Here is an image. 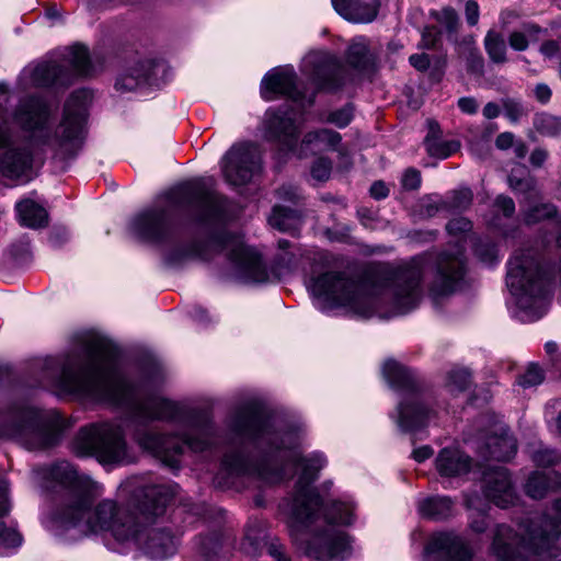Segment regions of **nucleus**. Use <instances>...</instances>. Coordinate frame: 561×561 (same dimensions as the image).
I'll use <instances>...</instances> for the list:
<instances>
[{
    "instance_id": "nucleus-53",
    "label": "nucleus",
    "mask_w": 561,
    "mask_h": 561,
    "mask_svg": "<svg viewBox=\"0 0 561 561\" xmlns=\"http://www.w3.org/2000/svg\"><path fill=\"white\" fill-rule=\"evenodd\" d=\"M533 459L536 465L541 466V467H548V466L556 463L558 460V457L553 450L539 449L534 454Z\"/></svg>"
},
{
    "instance_id": "nucleus-57",
    "label": "nucleus",
    "mask_w": 561,
    "mask_h": 561,
    "mask_svg": "<svg viewBox=\"0 0 561 561\" xmlns=\"http://www.w3.org/2000/svg\"><path fill=\"white\" fill-rule=\"evenodd\" d=\"M510 46L515 50H526L528 47V39L526 37V33H522L519 31L513 32L508 37Z\"/></svg>"
},
{
    "instance_id": "nucleus-23",
    "label": "nucleus",
    "mask_w": 561,
    "mask_h": 561,
    "mask_svg": "<svg viewBox=\"0 0 561 561\" xmlns=\"http://www.w3.org/2000/svg\"><path fill=\"white\" fill-rule=\"evenodd\" d=\"M346 62L360 73L370 75L377 70V55L369 48L365 37L352 41L346 50Z\"/></svg>"
},
{
    "instance_id": "nucleus-44",
    "label": "nucleus",
    "mask_w": 561,
    "mask_h": 561,
    "mask_svg": "<svg viewBox=\"0 0 561 561\" xmlns=\"http://www.w3.org/2000/svg\"><path fill=\"white\" fill-rule=\"evenodd\" d=\"M556 211V207L551 204L529 206L525 211V220L527 224H536L541 219L552 217Z\"/></svg>"
},
{
    "instance_id": "nucleus-11",
    "label": "nucleus",
    "mask_w": 561,
    "mask_h": 561,
    "mask_svg": "<svg viewBox=\"0 0 561 561\" xmlns=\"http://www.w3.org/2000/svg\"><path fill=\"white\" fill-rule=\"evenodd\" d=\"M327 460L321 454H313L302 460V473L298 480V490L294 499V515L301 523L312 518L321 506L320 496L308 486L318 478L319 471L325 466Z\"/></svg>"
},
{
    "instance_id": "nucleus-8",
    "label": "nucleus",
    "mask_w": 561,
    "mask_h": 561,
    "mask_svg": "<svg viewBox=\"0 0 561 561\" xmlns=\"http://www.w3.org/2000/svg\"><path fill=\"white\" fill-rule=\"evenodd\" d=\"M92 95L87 90L75 91L65 104L62 122L57 134L45 141L62 154L72 153L80 142L85 111Z\"/></svg>"
},
{
    "instance_id": "nucleus-12",
    "label": "nucleus",
    "mask_w": 561,
    "mask_h": 561,
    "mask_svg": "<svg viewBox=\"0 0 561 561\" xmlns=\"http://www.w3.org/2000/svg\"><path fill=\"white\" fill-rule=\"evenodd\" d=\"M260 168V151L251 142L233 145L221 161L224 176L231 185L248 183Z\"/></svg>"
},
{
    "instance_id": "nucleus-52",
    "label": "nucleus",
    "mask_w": 561,
    "mask_h": 561,
    "mask_svg": "<svg viewBox=\"0 0 561 561\" xmlns=\"http://www.w3.org/2000/svg\"><path fill=\"white\" fill-rule=\"evenodd\" d=\"M331 172V162L328 159H319L314 162L311 169L312 176L318 181H325L329 179Z\"/></svg>"
},
{
    "instance_id": "nucleus-7",
    "label": "nucleus",
    "mask_w": 561,
    "mask_h": 561,
    "mask_svg": "<svg viewBox=\"0 0 561 561\" xmlns=\"http://www.w3.org/2000/svg\"><path fill=\"white\" fill-rule=\"evenodd\" d=\"M310 289L319 298L336 306L346 307L360 316H368L371 299L359 284L343 277L340 273H325L311 280Z\"/></svg>"
},
{
    "instance_id": "nucleus-15",
    "label": "nucleus",
    "mask_w": 561,
    "mask_h": 561,
    "mask_svg": "<svg viewBox=\"0 0 561 561\" xmlns=\"http://www.w3.org/2000/svg\"><path fill=\"white\" fill-rule=\"evenodd\" d=\"M424 266L423 259L413 260L397 276L396 304L402 312L414 308L420 299Z\"/></svg>"
},
{
    "instance_id": "nucleus-60",
    "label": "nucleus",
    "mask_w": 561,
    "mask_h": 561,
    "mask_svg": "<svg viewBox=\"0 0 561 561\" xmlns=\"http://www.w3.org/2000/svg\"><path fill=\"white\" fill-rule=\"evenodd\" d=\"M447 229L450 233L466 232L471 229V222L465 218H457L448 222Z\"/></svg>"
},
{
    "instance_id": "nucleus-50",
    "label": "nucleus",
    "mask_w": 561,
    "mask_h": 561,
    "mask_svg": "<svg viewBox=\"0 0 561 561\" xmlns=\"http://www.w3.org/2000/svg\"><path fill=\"white\" fill-rule=\"evenodd\" d=\"M22 538L20 534L4 524H0V542L7 547H16L21 545Z\"/></svg>"
},
{
    "instance_id": "nucleus-17",
    "label": "nucleus",
    "mask_w": 561,
    "mask_h": 561,
    "mask_svg": "<svg viewBox=\"0 0 561 561\" xmlns=\"http://www.w3.org/2000/svg\"><path fill=\"white\" fill-rule=\"evenodd\" d=\"M131 227L134 232L144 240H161L169 231V213L159 207L148 209L134 218Z\"/></svg>"
},
{
    "instance_id": "nucleus-58",
    "label": "nucleus",
    "mask_w": 561,
    "mask_h": 561,
    "mask_svg": "<svg viewBox=\"0 0 561 561\" xmlns=\"http://www.w3.org/2000/svg\"><path fill=\"white\" fill-rule=\"evenodd\" d=\"M495 207L501 210L505 217H511L515 213L514 201L508 196H499L495 201Z\"/></svg>"
},
{
    "instance_id": "nucleus-59",
    "label": "nucleus",
    "mask_w": 561,
    "mask_h": 561,
    "mask_svg": "<svg viewBox=\"0 0 561 561\" xmlns=\"http://www.w3.org/2000/svg\"><path fill=\"white\" fill-rule=\"evenodd\" d=\"M459 110L469 115H473L478 112L479 104L474 98L463 96L458 100Z\"/></svg>"
},
{
    "instance_id": "nucleus-28",
    "label": "nucleus",
    "mask_w": 561,
    "mask_h": 561,
    "mask_svg": "<svg viewBox=\"0 0 561 561\" xmlns=\"http://www.w3.org/2000/svg\"><path fill=\"white\" fill-rule=\"evenodd\" d=\"M20 222L28 228H42L48 222V214L44 207L31 199L16 205Z\"/></svg>"
},
{
    "instance_id": "nucleus-41",
    "label": "nucleus",
    "mask_w": 561,
    "mask_h": 561,
    "mask_svg": "<svg viewBox=\"0 0 561 561\" xmlns=\"http://www.w3.org/2000/svg\"><path fill=\"white\" fill-rule=\"evenodd\" d=\"M35 78L43 84L64 83L61 69L55 62L41 65L35 69Z\"/></svg>"
},
{
    "instance_id": "nucleus-10",
    "label": "nucleus",
    "mask_w": 561,
    "mask_h": 561,
    "mask_svg": "<svg viewBox=\"0 0 561 561\" xmlns=\"http://www.w3.org/2000/svg\"><path fill=\"white\" fill-rule=\"evenodd\" d=\"M1 438H15L24 440L30 449L45 448L57 442L58 433L39 426L38 412L25 409L12 415L0 427Z\"/></svg>"
},
{
    "instance_id": "nucleus-39",
    "label": "nucleus",
    "mask_w": 561,
    "mask_h": 561,
    "mask_svg": "<svg viewBox=\"0 0 561 561\" xmlns=\"http://www.w3.org/2000/svg\"><path fill=\"white\" fill-rule=\"evenodd\" d=\"M549 478L546 473L535 472L531 474L525 485L526 493L533 499H541L547 491L552 488L548 482Z\"/></svg>"
},
{
    "instance_id": "nucleus-48",
    "label": "nucleus",
    "mask_w": 561,
    "mask_h": 561,
    "mask_svg": "<svg viewBox=\"0 0 561 561\" xmlns=\"http://www.w3.org/2000/svg\"><path fill=\"white\" fill-rule=\"evenodd\" d=\"M543 374L541 368L536 364H530L524 375L518 377V383L526 388L541 383Z\"/></svg>"
},
{
    "instance_id": "nucleus-13",
    "label": "nucleus",
    "mask_w": 561,
    "mask_h": 561,
    "mask_svg": "<svg viewBox=\"0 0 561 561\" xmlns=\"http://www.w3.org/2000/svg\"><path fill=\"white\" fill-rule=\"evenodd\" d=\"M463 275L465 261L462 251L457 250L455 253H440L436 262L432 291L438 296L453 293Z\"/></svg>"
},
{
    "instance_id": "nucleus-45",
    "label": "nucleus",
    "mask_w": 561,
    "mask_h": 561,
    "mask_svg": "<svg viewBox=\"0 0 561 561\" xmlns=\"http://www.w3.org/2000/svg\"><path fill=\"white\" fill-rule=\"evenodd\" d=\"M470 383V374L465 368H455L448 374L447 386L450 391H462Z\"/></svg>"
},
{
    "instance_id": "nucleus-63",
    "label": "nucleus",
    "mask_w": 561,
    "mask_h": 561,
    "mask_svg": "<svg viewBox=\"0 0 561 561\" xmlns=\"http://www.w3.org/2000/svg\"><path fill=\"white\" fill-rule=\"evenodd\" d=\"M466 19L470 25H476L479 21V5L476 1L469 0L466 3Z\"/></svg>"
},
{
    "instance_id": "nucleus-56",
    "label": "nucleus",
    "mask_w": 561,
    "mask_h": 561,
    "mask_svg": "<svg viewBox=\"0 0 561 561\" xmlns=\"http://www.w3.org/2000/svg\"><path fill=\"white\" fill-rule=\"evenodd\" d=\"M439 32L435 27H426L422 33L421 48H433L438 41Z\"/></svg>"
},
{
    "instance_id": "nucleus-21",
    "label": "nucleus",
    "mask_w": 561,
    "mask_h": 561,
    "mask_svg": "<svg viewBox=\"0 0 561 561\" xmlns=\"http://www.w3.org/2000/svg\"><path fill=\"white\" fill-rule=\"evenodd\" d=\"M336 12L355 23L371 22L378 13V0H332Z\"/></svg>"
},
{
    "instance_id": "nucleus-40",
    "label": "nucleus",
    "mask_w": 561,
    "mask_h": 561,
    "mask_svg": "<svg viewBox=\"0 0 561 561\" xmlns=\"http://www.w3.org/2000/svg\"><path fill=\"white\" fill-rule=\"evenodd\" d=\"M70 62L75 72L79 76L90 75V61L88 49L82 45H73L70 48Z\"/></svg>"
},
{
    "instance_id": "nucleus-2",
    "label": "nucleus",
    "mask_w": 561,
    "mask_h": 561,
    "mask_svg": "<svg viewBox=\"0 0 561 561\" xmlns=\"http://www.w3.org/2000/svg\"><path fill=\"white\" fill-rule=\"evenodd\" d=\"M92 365L77 367L68 363L58 381V387L66 392L95 397L113 403H122L130 387L125 378L113 367L108 348L96 343L91 350Z\"/></svg>"
},
{
    "instance_id": "nucleus-3",
    "label": "nucleus",
    "mask_w": 561,
    "mask_h": 561,
    "mask_svg": "<svg viewBox=\"0 0 561 561\" xmlns=\"http://www.w3.org/2000/svg\"><path fill=\"white\" fill-rule=\"evenodd\" d=\"M174 494L175 489L171 485H149L136 494L137 510L139 511L135 523L137 537L130 539L129 542H136L152 559H164L172 556L175 551V541L173 536L163 528L141 527L140 518L150 522L153 517L163 514Z\"/></svg>"
},
{
    "instance_id": "nucleus-31",
    "label": "nucleus",
    "mask_w": 561,
    "mask_h": 561,
    "mask_svg": "<svg viewBox=\"0 0 561 561\" xmlns=\"http://www.w3.org/2000/svg\"><path fill=\"white\" fill-rule=\"evenodd\" d=\"M183 194H191L205 210V219L217 214L218 197L214 192H204L198 182L184 185L180 188Z\"/></svg>"
},
{
    "instance_id": "nucleus-38",
    "label": "nucleus",
    "mask_w": 561,
    "mask_h": 561,
    "mask_svg": "<svg viewBox=\"0 0 561 561\" xmlns=\"http://www.w3.org/2000/svg\"><path fill=\"white\" fill-rule=\"evenodd\" d=\"M354 507L344 502H332L327 510V519L329 523L350 525L353 520Z\"/></svg>"
},
{
    "instance_id": "nucleus-61",
    "label": "nucleus",
    "mask_w": 561,
    "mask_h": 561,
    "mask_svg": "<svg viewBox=\"0 0 561 561\" xmlns=\"http://www.w3.org/2000/svg\"><path fill=\"white\" fill-rule=\"evenodd\" d=\"M409 61L412 67L420 71H425L430 67V58L426 54H414L411 55Z\"/></svg>"
},
{
    "instance_id": "nucleus-30",
    "label": "nucleus",
    "mask_w": 561,
    "mask_h": 561,
    "mask_svg": "<svg viewBox=\"0 0 561 561\" xmlns=\"http://www.w3.org/2000/svg\"><path fill=\"white\" fill-rule=\"evenodd\" d=\"M151 72V64L148 61L139 62L122 75L116 81V89L122 92H128L137 89L140 84L147 82Z\"/></svg>"
},
{
    "instance_id": "nucleus-62",
    "label": "nucleus",
    "mask_w": 561,
    "mask_h": 561,
    "mask_svg": "<svg viewBox=\"0 0 561 561\" xmlns=\"http://www.w3.org/2000/svg\"><path fill=\"white\" fill-rule=\"evenodd\" d=\"M535 98L538 102L546 104L550 101L552 91L546 83H538L534 90Z\"/></svg>"
},
{
    "instance_id": "nucleus-46",
    "label": "nucleus",
    "mask_w": 561,
    "mask_h": 561,
    "mask_svg": "<svg viewBox=\"0 0 561 561\" xmlns=\"http://www.w3.org/2000/svg\"><path fill=\"white\" fill-rule=\"evenodd\" d=\"M431 15L450 32L455 31L458 25V14L453 8L447 7L440 11H433Z\"/></svg>"
},
{
    "instance_id": "nucleus-18",
    "label": "nucleus",
    "mask_w": 561,
    "mask_h": 561,
    "mask_svg": "<svg viewBox=\"0 0 561 561\" xmlns=\"http://www.w3.org/2000/svg\"><path fill=\"white\" fill-rule=\"evenodd\" d=\"M483 482L485 496L495 505L505 508L514 503L515 494L505 468L488 470L483 474Z\"/></svg>"
},
{
    "instance_id": "nucleus-26",
    "label": "nucleus",
    "mask_w": 561,
    "mask_h": 561,
    "mask_svg": "<svg viewBox=\"0 0 561 561\" xmlns=\"http://www.w3.org/2000/svg\"><path fill=\"white\" fill-rule=\"evenodd\" d=\"M48 115V108L41 100L30 99L21 104L15 118L24 128L36 130L45 127Z\"/></svg>"
},
{
    "instance_id": "nucleus-35",
    "label": "nucleus",
    "mask_w": 561,
    "mask_h": 561,
    "mask_svg": "<svg viewBox=\"0 0 561 561\" xmlns=\"http://www.w3.org/2000/svg\"><path fill=\"white\" fill-rule=\"evenodd\" d=\"M298 220L296 211L280 206H275L268 218L270 225L280 231L290 230Z\"/></svg>"
},
{
    "instance_id": "nucleus-33",
    "label": "nucleus",
    "mask_w": 561,
    "mask_h": 561,
    "mask_svg": "<svg viewBox=\"0 0 561 561\" xmlns=\"http://www.w3.org/2000/svg\"><path fill=\"white\" fill-rule=\"evenodd\" d=\"M453 503L449 497H430L420 504V512L423 516L443 519L450 515Z\"/></svg>"
},
{
    "instance_id": "nucleus-6",
    "label": "nucleus",
    "mask_w": 561,
    "mask_h": 561,
    "mask_svg": "<svg viewBox=\"0 0 561 561\" xmlns=\"http://www.w3.org/2000/svg\"><path fill=\"white\" fill-rule=\"evenodd\" d=\"M506 284L523 308L528 299L542 300L550 291L549 282L530 254L514 255L508 262Z\"/></svg>"
},
{
    "instance_id": "nucleus-24",
    "label": "nucleus",
    "mask_w": 561,
    "mask_h": 561,
    "mask_svg": "<svg viewBox=\"0 0 561 561\" xmlns=\"http://www.w3.org/2000/svg\"><path fill=\"white\" fill-rule=\"evenodd\" d=\"M265 128L270 138L284 142L289 149L297 139L298 127L294 121L277 112L268 111L266 113Z\"/></svg>"
},
{
    "instance_id": "nucleus-51",
    "label": "nucleus",
    "mask_w": 561,
    "mask_h": 561,
    "mask_svg": "<svg viewBox=\"0 0 561 561\" xmlns=\"http://www.w3.org/2000/svg\"><path fill=\"white\" fill-rule=\"evenodd\" d=\"M344 84V79L341 76V69L336 68L332 71L329 78H325L320 81V89L334 91L340 89Z\"/></svg>"
},
{
    "instance_id": "nucleus-4",
    "label": "nucleus",
    "mask_w": 561,
    "mask_h": 561,
    "mask_svg": "<svg viewBox=\"0 0 561 561\" xmlns=\"http://www.w3.org/2000/svg\"><path fill=\"white\" fill-rule=\"evenodd\" d=\"M556 516L545 518L539 526H533L527 537L518 539L508 526L496 528L492 550L500 561H526L530 554H540L551 549L561 534V500L554 505Z\"/></svg>"
},
{
    "instance_id": "nucleus-29",
    "label": "nucleus",
    "mask_w": 561,
    "mask_h": 561,
    "mask_svg": "<svg viewBox=\"0 0 561 561\" xmlns=\"http://www.w3.org/2000/svg\"><path fill=\"white\" fill-rule=\"evenodd\" d=\"M489 454L497 460L511 459L517 449L515 438L507 431L501 428V433L489 437L486 443Z\"/></svg>"
},
{
    "instance_id": "nucleus-22",
    "label": "nucleus",
    "mask_w": 561,
    "mask_h": 561,
    "mask_svg": "<svg viewBox=\"0 0 561 561\" xmlns=\"http://www.w3.org/2000/svg\"><path fill=\"white\" fill-rule=\"evenodd\" d=\"M435 466L440 476L460 477L470 471L471 459L457 447H446L438 453Z\"/></svg>"
},
{
    "instance_id": "nucleus-5",
    "label": "nucleus",
    "mask_w": 561,
    "mask_h": 561,
    "mask_svg": "<svg viewBox=\"0 0 561 561\" xmlns=\"http://www.w3.org/2000/svg\"><path fill=\"white\" fill-rule=\"evenodd\" d=\"M78 456H95L103 463L129 462L123 431L115 423L91 424L81 428L73 442Z\"/></svg>"
},
{
    "instance_id": "nucleus-16",
    "label": "nucleus",
    "mask_w": 561,
    "mask_h": 561,
    "mask_svg": "<svg viewBox=\"0 0 561 561\" xmlns=\"http://www.w3.org/2000/svg\"><path fill=\"white\" fill-rule=\"evenodd\" d=\"M352 552V546L346 533L322 534L316 536L307 548V554L317 560H344Z\"/></svg>"
},
{
    "instance_id": "nucleus-32",
    "label": "nucleus",
    "mask_w": 561,
    "mask_h": 561,
    "mask_svg": "<svg viewBox=\"0 0 561 561\" xmlns=\"http://www.w3.org/2000/svg\"><path fill=\"white\" fill-rule=\"evenodd\" d=\"M341 141V135L331 129H319L305 135L301 150L313 146L316 148H335Z\"/></svg>"
},
{
    "instance_id": "nucleus-20",
    "label": "nucleus",
    "mask_w": 561,
    "mask_h": 561,
    "mask_svg": "<svg viewBox=\"0 0 561 561\" xmlns=\"http://www.w3.org/2000/svg\"><path fill=\"white\" fill-rule=\"evenodd\" d=\"M261 95L271 101L276 96L285 95L297 100L296 75L293 70L275 69L267 72L261 82Z\"/></svg>"
},
{
    "instance_id": "nucleus-37",
    "label": "nucleus",
    "mask_w": 561,
    "mask_h": 561,
    "mask_svg": "<svg viewBox=\"0 0 561 561\" xmlns=\"http://www.w3.org/2000/svg\"><path fill=\"white\" fill-rule=\"evenodd\" d=\"M484 46L492 61L496 64L506 61V46L500 34L490 31L485 36Z\"/></svg>"
},
{
    "instance_id": "nucleus-43",
    "label": "nucleus",
    "mask_w": 561,
    "mask_h": 561,
    "mask_svg": "<svg viewBox=\"0 0 561 561\" xmlns=\"http://www.w3.org/2000/svg\"><path fill=\"white\" fill-rule=\"evenodd\" d=\"M152 408L145 412L148 417L167 419L172 417L175 412V404L164 399H154L151 402Z\"/></svg>"
},
{
    "instance_id": "nucleus-42",
    "label": "nucleus",
    "mask_w": 561,
    "mask_h": 561,
    "mask_svg": "<svg viewBox=\"0 0 561 561\" xmlns=\"http://www.w3.org/2000/svg\"><path fill=\"white\" fill-rule=\"evenodd\" d=\"M537 130L548 136L561 135V117L540 115L535 122Z\"/></svg>"
},
{
    "instance_id": "nucleus-14",
    "label": "nucleus",
    "mask_w": 561,
    "mask_h": 561,
    "mask_svg": "<svg viewBox=\"0 0 561 561\" xmlns=\"http://www.w3.org/2000/svg\"><path fill=\"white\" fill-rule=\"evenodd\" d=\"M224 249L228 252L229 259L252 280H267L266 268L262 263L260 253L243 242L240 237H229Z\"/></svg>"
},
{
    "instance_id": "nucleus-64",
    "label": "nucleus",
    "mask_w": 561,
    "mask_h": 561,
    "mask_svg": "<svg viewBox=\"0 0 561 561\" xmlns=\"http://www.w3.org/2000/svg\"><path fill=\"white\" fill-rule=\"evenodd\" d=\"M370 195L376 199H381L388 196L389 190L381 181L374 182L370 186Z\"/></svg>"
},
{
    "instance_id": "nucleus-54",
    "label": "nucleus",
    "mask_w": 561,
    "mask_h": 561,
    "mask_svg": "<svg viewBox=\"0 0 561 561\" xmlns=\"http://www.w3.org/2000/svg\"><path fill=\"white\" fill-rule=\"evenodd\" d=\"M505 116L512 122L517 123L523 115L522 105L513 100L503 101Z\"/></svg>"
},
{
    "instance_id": "nucleus-47",
    "label": "nucleus",
    "mask_w": 561,
    "mask_h": 561,
    "mask_svg": "<svg viewBox=\"0 0 561 561\" xmlns=\"http://www.w3.org/2000/svg\"><path fill=\"white\" fill-rule=\"evenodd\" d=\"M472 192L469 188H461L453 192L450 202L447 207L455 210H463L468 208L472 203Z\"/></svg>"
},
{
    "instance_id": "nucleus-36",
    "label": "nucleus",
    "mask_w": 561,
    "mask_h": 561,
    "mask_svg": "<svg viewBox=\"0 0 561 561\" xmlns=\"http://www.w3.org/2000/svg\"><path fill=\"white\" fill-rule=\"evenodd\" d=\"M425 146L430 156L439 159L448 158L460 148V144L457 140L439 141L430 135L425 138Z\"/></svg>"
},
{
    "instance_id": "nucleus-55",
    "label": "nucleus",
    "mask_w": 561,
    "mask_h": 561,
    "mask_svg": "<svg viewBox=\"0 0 561 561\" xmlns=\"http://www.w3.org/2000/svg\"><path fill=\"white\" fill-rule=\"evenodd\" d=\"M421 185V173L415 169H408L402 176V186L405 190H417Z\"/></svg>"
},
{
    "instance_id": "nucleus-34",
    "label": "nucleus",
    "mask_w": 561,
    "mask_h": 561,
    "mask_svg": "<svg viewBox=\"0 0 561 561\" xmlns=\"http://www.w3.org/2000/svg\"><path fill=\"white\" fill-rule=\"evenodd\" d=\"M508 184L515 192L527 193L530 197L538 196L535 179L524 168L512 171L508 176Z\"/></svg>"
},
{
    "instance_id": "nucleus-1",
    "label": "nucleus",
    "mask_w": 561,
    "mask_h": 561,
    "mask_svg": "<svg viewBox=\"0 0 561 561\" xmlns=\"http://www.w3.org/2000/svg\"><path fill=\"white\" fill-rule=\"evenodd\" d=\"M53 476L69 485L59 514L60 524L65 528L76 527L82 534L106 531L119 542H129L137 537L135 523L138 516L121 508L115 501L104 500L90 510L96 485L80 477L72 466L59 463L54 468Z\"/></svg>"
},
{
    "instance_id": "nucleus-27",
    "label": "nucleus",
    "mask_w": 561,
    "mask_h": 561,
    "mask_svg": "<svg viewBox=\"0 0 561 561\" xmlns=\"http://www.w3.org/2000/svg\"><path fill=\"white\" fill-rule=\"evenodd\" d=\"M31 163L32 158L27 151L9 150L0 163V171L5 178L20 179L31 168Z\"/></svg>"
},
{
    "instance_id": "nucleus-19",
    "label": "nucleus",
    "mask_w": 561,
    "mask_h": 561,
    "mask_svg": "<svg viewBox=\"0 0 561 561\" xmlns=\"http://www.w3.org/2000/svg\"><path fill=\"white\" fill-rule=\"evenodd\" d=\"M426 554H437L449 561H471L472 553L463 541L454 534H435L426 546Z\"/></svg>"
},
{
    "instance_id": "nucleus-9",
    "label": "nucleus",
    "mask_w": 561,
    "mask_h": 561,
    "mask_svg": "<svg viewBox=\"0 0 561 561\" xmlns=\"http://www.w3.org/2000/svg\"><path fill=\"white\" fill-rule=\"evenodd\" d=\"M383 375L393 387L412 390L410 398L399 405V425L407 431L423 426L428 416V410L415 391L410 371L398 362L390 359L383 365Z\"/></svg>"
},
{
    "instance_id": "nucleus-25",
    "label": "nucleus",
    "mask_w": 561,
    "mask_h": 561,
    "mask_svg": "<svg viewBox=\"0 0 561 561\" xmlns=\"http://www.w3.org/2000/svg\"><path fill=\"white\" fill-rule=\"evenodd\" d=\"M140 445L170 466L176 465L175 457L182 453V445L179 442H173V438L158 434L145 435L140 438Z\"/></svg>"
},
{
    "instance_id": "nucleus-49",
    "label": "nucleus",
    "mask_w": 561,
    "mask_h": 561,
    "mask_svg": "<svg viewBox=\"0 0 561 561\" xmlns=\"http://www.w3.org/2000/svg\"><path fill=\"white\" fill-rule=\"evenodd\" d=\"M353 118L351 107H343L329 114L327 122L334 124L339 128L347 126Z\"/></svg>"
}]
</instances>
